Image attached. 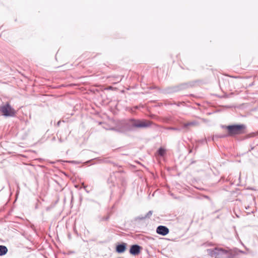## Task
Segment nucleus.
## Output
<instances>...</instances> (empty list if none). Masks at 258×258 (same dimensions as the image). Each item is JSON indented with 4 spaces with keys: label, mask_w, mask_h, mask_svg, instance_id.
I'll return each instance as SVG.
<instances>
[{
    "label": "nucleus",
    "mask_w": 258,
    "mask_h": 258,
    "mask_svg": "<svg viewBox=\"0 0 258 258\" xmlns=\"http://www.w3.org/2000/svg\"><path fill=\"white\" fill-rule=\"evenodd\" d=\"M189 152L191 153V150H190Z\"/></svg>",
    "instance_id": "obj_15"
},
{
    "label": "nucleus",
    "mask_w": 258,
    "mask_h": 258,
    "mask_svg": "<svg viewBox=\"0 0 258 258\" xmlns=\"http://www.w3.org/2000/svg\"><path fill=\"white\" fill-rule=\"evenodd\" d=\"M207 251L211 256L215 258H217L218 256L224 257L229 253V250L219 247H216L213 249H209Z\"/></svg>",
    "instance_id": "obj_3"
},
{
    "label": "nucleus",
    "mask_w": 258,
    "mask_h": 258,
    "mask_svg": "<svg viewBox=\"0 0 258 258\" xmlns=\"http://www.w3.org/2000/svg\"><path fill=\"white\" fill-rule=\"evenodd\" d=\"M169 232L168 228L165 226H159L156 229V232L161 235L165 236Z\"/></svg>",
    "instance_id": "obj_5"
},
{
    "label": "nucleus",
    "mask_w": 258,
    "mask_h": 258,
    "mask_svg": "<svg viewBox=\"0 0 258 258\" xmlns=\"http://www.w3.org/2000/svg\"><path fill=\"white\" fill-rule=\"evenodd\" d=\"M82 187L86 190V191L88 192V191H87L86 189V186L84 185V183H82Z\"/></svg>",
    "instance_id": "obj_14"
},
{
    "label": "nucleus",
    "mask_w": 258,
    "mask_h": 258,
    "mask_svg": "<svg viewBox=\"0 0 258 258\" xmlns=\"http://www.w3.org/2000/svg\"><path fill=\"white\" fill-rule=\"evenodd\" d=\"M141 249V247L138 245H133L131 247L130 252L133 255L136 256L138 253H139L140 250Z\"/></svg>",
    "instance_id": "obj_6"
},
{
    "label": "nucleus",
    "mask_w": 258,
    "mask_h": 258,
    "mask_svg": "<svg viewBox=\"0 0 258 258\" xmlns=\"http://www.w3.org/2000/svg\"><path fill=\"white\" fill-rule=\"evenodd\" d=\"M152 124L153 122L150 120L131 119L124 123V130L133 131L137 128H147Z\"/></svg>",
    "instance_id": "obj_1"
},
{
    "label": "nucleus",
    "mask_w": 258,
    "mask_h": 258,
    "mask_svg": "<svg viewBox=\"0 0 258 258\" xmlns=\"http://www.w3.org/2000/svg\"><path fill=\"white\" fill-rule=\"evenodd\" d=\"M166 130H172V131H179L180 129L177 127H167L165 128Z\"/></svg>",
    "instance_id": "obj_12"
},
{
    "label": "nucleus",
    "mask_w": 258,
    "mask_h": 258,
    "mask_svg": "<svg viewBox=\"0 0 258 258\" xmlns=\"http://www.w3.org/2000/svg\"><path fill=\"white\" fill-rule=\"evenodd\" d=\"M199 125V122L197 121H192L187 123H183L184 128H187L188 126H195Z\"/></svg>",
    "instance_id": "obj_8"
},
{
    "label": "nucleus",
    "mask_w": 258,
    "mask_h": 258,
    "mask_svg": "<svg viewBox=\"0 0 258 258\" xmlns=\"http://www.w3.org/2000/svg\"><path fill=\"white\" fill-rule=\"evenodd\" d=\"M228 130V135H219V138H225L229 136H233L236 135L242 134L245 133V125L244 124H235L226 126Z\"/></svg>",
    "instance_id": "obj_2"
},
{
    "label": "nucleus",
    "mask_w": 258,
    "mask_h": 258,
    "mask_svg": "<svg viewBox=\"0 0 258 258\" xmlns=\"http://www.w3.org/2000/svg\"><path fill=\"white\" fill-rule=\"evenodd\" d=\"M125 248H126V244L122 243V244L117 245L116 250L117 252L121 253V252H123L125 250Z\"/></svg>",
    "instance_id": "obj_7"
},
{
    "label": "nucleus",
    "mask_w": 258,
    "mask_h": 258,
    "mask_svg": "<svg viewBox=\"0 0 258 258\" xmlns=\"http://www.w3.org/2000/svg\"><path fill=\"white\" fill-rule=\"evenodd\" d=\"M109 218V216H107L106 217H103L102 218L101 220L102 221H106V220H108Z\"/></svg>",
    "instance_id": "obj_13"
},
{
    "label": "nucleus",
    "mask_w": 258,
    "mask_h": 258,
    "mask_svg": "<svg viewBox=\"0 0 258 258\" xmlns=\"http://www.w3.org/2000/svg\"><path fill=\"white\" fill-rule=\"evenodd\" d=\"M165 153L166 150L162 148H159V149L158 150V154L160 156H163L165 154Z\"/></svg>",
    "instance_id": "obj_10"
},
{
    "label": "nucleus",
    "mask_w": 258,
    "mask_h": 258,
    "mask_svg": "<svg viewBox=\"0 0 258 258\" xmlns=\"http://www.w3.org/2000/svg\"><path fill=\"white\" fill-rule=\"evenodd\" d=\"M8 251V249L6 246L4 245H0V255L2 256L5 254Z\"/></svg>",
    "instance_id": "obj_9"
},
{
    "label": "nucleus",
    "mask_w": 258,
    "mask_h": 258,
    "mask_svg": "<svg viewBox=\"0 0 258 258\" xmlns=\"http://www.w3.org/2000/svg\"><path fill=\"white\" fill-rule=\"evenodd\" d=\"M152 215V211H150L147 213V214L145 215V217H139V219L141 220H142V219H144L146 218H149Z\"/></svg>",
    "instance_id": "obj_11"
},
{
    "label": "nucleus",
    "mask_w": 258,
    "mask_h": 258,
    "mask_svg": "<svg viewBox=\"0 0 258 258\" xmlns=\"http://www.w3.org/2000/svg\"><path fill=\"white\" fill-rule=\"evenodd\" d=\"M0 112L5 116H13L15 114V110L8 103L0 106Z\"/></svg>",
    "instance_id": "obj_4"
}]
</instances>
